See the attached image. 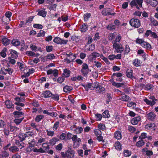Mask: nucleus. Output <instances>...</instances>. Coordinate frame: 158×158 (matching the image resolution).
<instances>
[{"label":"nucleus","mask_w":158,"mask_h":158,"mask_svg":"<svg viewBox=\"0 0 158 158\" xmlns=\"http://www.w3.org/2000/svg\"><path fill=\"white\" fill-rule=\"evenodd\" d=\"M25 135L26 136L27 139H31V140H29V144H31V146H34L35 142L34 141L33 136L34 135L33 132L29 131L26 132L25 134Z\"/></svg>","instance_id":"1"},{"label":"nucleus","mask_w":158,"mask_h":158,"mask_svg":"<svg viewBox=\"0 0 158 158\" xmlns=\"http://www.w3.org/2000/svg\"><path fill=\"white\" fill-rule=\"evenodd\" d=\"M113 47L115 49L114 52L118 53H121L123 51L124 48L121 44L116 43H114L113 44Z\"/></svg>","instance_id":"2"},{"label":"nucleus","mask_w":158,"mask_h":158,"mask_svg":"<svg viewBox=\"0 0 158 158\" xmlns=\"http://www.w3.org/2000/svg\"><path fill=\"white\" fill-rule=\"evenodd\" d=\"M129 23L131 26L135 28H138L140 26V21L137 19H131Z\"/></svg>","instance_id":"3"},{"label":"nucleus","mask_w":158,"mask_h":158,"mask_svg":"<svg viewBox=\"0 0 158 158\" xmlns=\"http://www.w3.org/2000/svg\"><path fill=\"white\" fill-rule=\"evenodd\" d=\"M143 0H132L130 4L132 7L135 6L138 9H139V7L142 6V3Z\"/></svg>","instance_id":"4"},{"label":"nucleus","mask_w":158,"mask_h":158,"mask_svg":"<svg viewBox=\"0 0 158 158\" xmlns=\"http://www.w3.org/2000/svg\"><path fill=\"white\" fill-rule=\"evenodd\" d=\"M82 67L81 71L84 76H87L89 71L91 72V70L89 69L88 66L86 63H83L82 66Z\"/></svg>","instance_id":"5"},{"label":"nucleus","mask_w":158,"mask_h":158,"mask_svg":"<svg viewBox=\"0 0 158 158\" xmlns=\"http://www.w3.org/2000/svg\"><path fill=\"white\" fill-rule=\"evenodd\" d=\"M72 139L74 143L73 146H75L74 147V148H77L80 145L81 139L80 138H78L77 136V135H75L73 136L72 137Z\"/></svg>","instance_id":"6"},{"label":"nucleus","mask_w":158,"mask_h":158,"mask_svg":"<svg viewBox=\"0 0 158 158\" xmlns=\"http://www.w3.org/2000/svg\"><path fill=\"white\" fill-rule=\"evenodd\" d=\"M112 10L110 8H106L104 9L102 12V13L103 15H114L116 14L115 13H112Z\"/></svg>","instance_id":"7"},{"label":"nucleus","mask_w":158,"mask_h":158,"mask_svg":"<svg viewBox=\"0 0 158 158\" xmlns=\"http://www.w3.org/2000/svg\"><path fill=\"white\" fill-rule=\"evenodd\" d=\"M53 42L58 44H65L68 42V40H64L63 39H61L59 37H56L54 39Z\"/></svg>","instance_id":"8"},{"label":"nucleus","mask_w":158,"mask_h":158,"mask_svg":"<svg viewBox=\"0 0 158 158\" xmlns=\"http://www.w3.org/2000/svg\"><path fill=\"white\" fill-rule=\"evenodd\" d=\"M37 11L38 12L37 15L43 17H45L47 15V12L44 8L39 9Z\"/></svg>","instance_id":"9"},{"label":"nucleus","mask_w":158,"mask_h":158,"mask_svg":"<svg viewBox=\"0 0 158 158\" xmlns=\"http://www.w3.org/2000/svg\"><path fill=\"white\" fill-rule=\"evenodd\" d=\"M156 115L153 112H151L147 115V118L151 121H153L155 119Z\"/></svg>","instance_id":"10"},{"label":"nucleus","mask_w":158,"mask_h":158,"mask_svg":"<svg viewBox=\"0 0 158 158\" xmlns=\"http://www.w3.org/2000/svg\"><path fill=\"white\" fill-rule=\"evenodd\" d=\"M133 71L131 69H128L126 72V75L129 78L133 79L135 78V77L132 74Z\"/></svg>","instance_id":"11"},{"label":"nucleus","mask_w":158,"mask_h":158,"mask_svg":"<svg viewBox=\"0 0 158 158\" xmlns=\"http://www.w3.org/2000/svg\"><path fill=\"white\" fill-rule=\"evenodd\" d=\"M141 120V118L140 116H138L134 118L131 120V123L134 125H135L138 124Z\"/></svg>","instance_id":"12"},{"label":"nucleus","mask_w":158,"mask_h":158,"mask_svg":"<svg viewBox=\"0 0 158 158\" xmlns=\"http://www.w3.org/2000/svg\"><path fill=\"white\" fill-rule=\"evenodd\" d=\"M9 156L8 152L5 150H3L0 154V158H7Z\"/></svg>","instance_id":"13"},{"label":"nucleus","mask_w":158,"mask_h":158,"mask_svg":"<svg viewBox=\"0 0 158 158\" xmlns=\"http://www.w3.org/2000/svg\"><path fill=\"white\" fill-rule=\"evenodd\" d=\"M67 152L70 156V158H73L75 156V151L71 148L69 147L68 148Z\"/></svg>","instance_id":"14"},{"label":"nucleus","mask_w":158,"mask_h":158,"mask_svg":"<svg viewBox=\"0 0 158 158\" xmlns=\"http://www.w3.org/2000/svg\"><path fill=\"white\" fill-rule=\"evenodd\" d=\"M146 2L153 7L156 6L158 4V2L156 0H146Z\"/></svg>","instance_id":"15"},{"label":"nucleus","mask_w":158,"mask_h":158,"mask_svg":"<svg viewBox=\"0 0 158 158\" xmlns=\"http://www.w3.org/2000/svg\"><path fill=\"white\" fill-rule=\"evenodd\" d=\"M88 26L85 23L83 24L80 27V31L83 32H85L87 30Z\"/></svg>","instance_id":"16"},{"label":"nucleus","mask_w":158,"mask_h":158,"mask_svg":"<svg viewBox=\"0 0 158 158\" xmlns=\"http://www.w3.org/2000/svg\"><path fill=\"white\" fill-rule=\"evenodd\" d=\"M13 114L15 118H18L23 115L24 113L22 112L15 111L13 113Z\"/></svg>","instance_id":"17"},{"label":"nucleus","mask_w":158,"mask_h":158,"mask_svg":"<svg viewBox=\"0 0 158 158\" xmlns=\"http://www.w3.org/2000/svg\"><path fill=\"white\" fill-rule=\"evenodd\" d=\"M2 42L3 44L5 45H7L10 44V40L8 38L4 37L2 39Z\"/></svg>","instance_id":"18"},{"label":"nucleus","mask_w":158,"mask_h":158,"mask_svg":"<svg viewBox=\"0 0 158 158\" xmlns=\"http://www.w3.org/2000/svg\"><path fill=\"white\" fill-rule=\"evenodd\" d=\"M9 150L10 152L13 153H15L19 151V148L15 146H12L9 148Z\"/></svg>","instance_id":"19"},{"label":"nucleus","mask_w":158,"mask_h":158,"mask_svg":"<svg viewBox=\"0 0 158 158\" xmlns=\"http://www.w3.org/2000/svg\"><path fill=\"white\" fill-rule=\"evenodd\" d=\"M114 137L118 140L122 138L121 133L119 131H117L114 133Z\"/></svg>","instance_id":"20"},{"label":"nucleus","mask_w":158,"mask_h":158,"mask_svg":"<svg viewBox=\"0 0 158 158\" xmlns=\"http://www.w3.org/2000/svg\"><path fill=\"white\" fill-rule=\"evenodd\" d=\"M15 143L20 149H22L24 147V143L21 141L16 140Z\"/></svg>","instance_id":"21"},{"label":"nucleus","mask_w":158,"mask_h":158,"mask_svg":"<svg viewBox=\"0 0 158 158\" xmlns=\"http://www.w3.org/2000/svg\"><path fill=\"white\" fill-rule=\"evenodd\" d=\"M5 103L8 108H12L14 107V105L12 104L11 102L9 100L6 101Z\"/></svg>","instance_id":"22"},{"label":"nucleus","mask_w":158,"mask_h":158,"mask_svg":"<svg viewBox=\"0 0 158 158\" xmlns=\"http://www.w3.org/2000/svg\"><path fill=\"white\" fill-rule=\"evenodd\" d=\"M59 139L58 138L54 137L52 139L49 140V143L51 145H55L56 142L58 141Z\"/></svg>","instance_id":"23"},{"label":"nucleus","mask_w":158,"mask_h":158,"mask_svg":"<svg viewBox=\"0 0 158 158\" xmlns=\"http://www.w3.org/2000/svg\"><path fill=\"white\" fill-rule=\"evenodd\" d=\"M141 46L144 48L148 49H150L152 48L151 45L148 42L145 41L143 42Z\"/></svg>","instance_id":"24"},{"label":"nucleus","mask_w":158,"mask_h":158,"mask_svg":"<svg viewBox=\"0 0 158 158\" xmlns=\"http://www.w3.org/2000/svg\"><path fill=\"white\" fill-rule=\"evenodd\" d=\"M60 154L62 158H70V156L67 150L65 152H61Z\"/></svg>","instance_id":"25"},{"label":"nucleus","mask_w":158,"mask_h":158,"mask_svg":"<svg viewBox=\"0 0 158 158\" xmlns=\"http://www.w3.org/2000/svg\"><path fill=\"white\" fill-rule=\"evenodd\" d=\"M70 71L66 69H64V73L62 75H63L65 77H68L70 76Z\"/></svg>","instance_id":"26"},{"label":"nucleus","mask_w":158,"mask_h":158,"mask_svg":"<svg viewBox=\"0 0 158 158\" xmlns=\"http://www.w3.org/2000/svg\"><path fill=\"white\" fill-rule=\"evenodd\" d=\"M144 101L148 104L150 105L151 106H153L156 103L154 99L152 100V101H151L146 98L144 99Z\"/></svg>","instance_id":"27"},{"label":"nucleus","mask_w":158,"mask_h":158,"mask_svg":"<svg viewBox=\"0 0 158 158\" xmlns=\"http://www.w3.org/2000/svg\"><path fill=\"white\" fill-rule=\"evenodd\" d=\"M52 94L50 91H46L43 93L44 97L45 98L51 97L52 95Z\"/></svg>","instance_id":"28"},{"label":"nucleus","mask_w":158,"mask_h":158,"mask_svg":"<svg viewBox=\"0 0 158 158\" xmlns=\"http://www.w3.org/2000/svg\"><path fill=\"white\" fill-rule=\"evenodd\" d=\"M155 125L153 123H151L149 124H148L145 126V128L147 129H153L155 127Z\"/></svg>","instance_id":"29"},{"label":"nucleus","mask_w":158,"mask_h":158,"mask_svg":"<svg viewBox=\"0 0 158 158\" xmlns=\"http://www.w3.org/2000/svg\"><path fill=\"white\" fill-rule=\"evenodd\" d=\"M99 56H100L99 53L96 52H93L89 55V57H91L92 59H93L96 58Z\"/></svg>","instance_id":"30"},{"label":"nucleus","mask_w":158,"mask_h":158,"mask_svg":"<svg viewBox=\"0 0 158 158\" xmlns=\"http://www.w3.org/2000/svg\"><path fill=\"white\" fill-rule=\"evenodd\" d=\"M133 64L135 66L138 67L140 66L141 63L140 60L138 59H136L133 60Z\"/></svg>","instance_id":"31"},{"label":"nucleus","mask_w":158,"mask_h":158,"mask_svg":"<svg viewBox=\"0 0 158 158\" xmlns=\"http://www.w3.org/2000/svg\"><path fill=\"white\" fill-rule=\"evenodd\" d=\"M73 88L70 86L66 85L63 88V90L66 93L70 91Z\"/></svg>","instance_id":"32"},{"label":"nucleus","mask_w":158,"mask_h":158,"mask_svg":"<svg viewBox=\"0 0 158 158\" xmlns=\"http://www.w3.org/2000/svg\"><path fill=\"white\" fill-rule=\"evenodd\" d=\"M20 41L17 39H14L11 41V43L14 46H17L20 45Z\"/></svg>","instance_id":"33"},{"label":"nucleus","mask_w":158,"mask_h":158,"mask_svg":"<svg viewBox=\"0 0 158 158\" xmlns=\"http://www.w3.org/2000/svg\"><path fill=\"white\" fill-rule=\"evenodd\" d=\"M24 118V117L21 118H15L14 120V122L17 125H18L21 122Z\"/></svg>","instance_id":"34"},{"label":"nucleus","mask_w":158,"mask_h":158,"mask_svg":"<svg viewBox=\"0 0 158 158\" xmlns=\"http://www.w3.org/2000/svg\"><path fill=\"white\" fill-rule=\"evenodd\" d=\"M82 85L85 88V90L87 91H88L89 89L92 87V84L90 83H88L86 85L82 84Z\"/></svg>","instance_id":"35"},{"label":"nucleus","mask_w":158,"mask_h":158,"mask_svg":"<svg viewBox=\"0 0 158 158\" xmlns=\"http://www.w3.org/2000/svg\"><path fill=\"white\" fill-rule=\"evenodd\" d=\"M111 83L114 86L117 88L119 87L124 85V84L123 83H116L114 81H112L111 82Z\"/></svg>","instance_id":"36"},{"label":"nucleus","mask_w":158,"mask_h":158,"mask_svg":"<svg viewBox=\"0 0 158 158\" xmlns=\"http://www.w3.org/2000/svg\"><path fill=\"white\" fill-rule=\"evenodd\" d=\"M44 117V115H40L37 116L35 118V121L37 122H39Z\"/></svg>","instance_id":"37"},{"label":"nucleus","mask_w":158,"mask_h":158,"mask_svg":"<svg viewBox=\"0 0 158 158\" xmlns=\"http://www.w3.org/2000/svg\"><path fill=\"white\" fill-rule=\"evenodd\" d=\"M144 144V142L142 140H140L136 143V145L137 146L139 147L143 145Z\"/></svg>","instance_id":"38"},{"label":"nucleus","mask_w":158,"mask_h":158,"mask_svg":"<svg viewBox=\"0 0 158 158\" xmlns=\"http://www.w3.org/2000/svg\"><path fill=\"white\" fill-rule=\"evenodd\" d=\"M114 146L115 148L117 150H121V145L119 142H116L114 144Z\"/></svg>","instance_id":"39"},{"label":"nucleus","mask_w":158,"mask_h":158,"mask_svg":"<svg viewBox=\"0 0 158 158\" xmlns=\"http://www.w3.org/2000/svg\"><path fill=\"white\" fill-rule=\"evenodd\" d=\"M42 147L43 148V149L46 152L48 151L49 147L47 143H43L42 144Z\"/></svg>","instance_id":"40"},{"label":"nucleus","mask_w":158,"mask_h":158,"mask_svg":"<svg viewBox=\"0 0 158 158\" xmlns=\"http://www.w3.org/2000/svg\"><path fill=\"white\" fill-rule=\"evenodd\" d=\"M116 28L115 25L113 24L108 25L106 27L107 29L109 30H114Z\"/></svg>","instance_id":"41"},{"label":"nucleus","mask_w":158,"mask_h":158,"mask_svg":"<svg viewBox=\"0 0 158 158\" xmlns=\"http://www.w3.org/2000/svg\"><path fill=\"white\" fill-rule=\"evenodd\" d=\"M12 58H16L18 57L17 52L15 50H12L10 52Z\"/></svg>","instance_id":"42"},{"label":"nucleus","mask_w":158,"mask_h":158,"mask_svg":"<svg viewBox=\"0 0 158 158\" xmlns=\"http://www.w3.org/2000/svg\"><path fill=\"white\" fill-rule=\"evenodd\" d=\"M104 90V88L101 85H98L96 89V91L98 93H100Z\"/></svg>","instance_id":"43"},{"label":"nucleus","mask_w":158,"mask_h":158,"mask_svg":"<svg viewBox=\"0 0 158 158\" xmlns=\"http://www.w3.org/2000/svg\"><path fill=\"white\" fill-rule=\"evenodd\" d=\"M51 97L54 100L58 101L59 99V95L57 94H52V95H51Z\"/></svg>","instance_id":"44"},{"label":"nucleus","mask_w":158,"mask_h":158,"mask_svg":"<svg viewBox=\"0 0 158 158\" xmlns=\"http://www.w3.org/2000/svg\"><path fill=\"white\" fill-rule=\"evenodd\" d=\"M10 129L11 132L16 131L19 129V128L15 126H13L11 125H10Z\"/></svg>","instance_id":"45"},{"label":"nucleus","mask_w":158,"mask_h":158,"mask_svg":"<svg viewBox=\"0 0 158 158\" xmlns=\"http://www.w3.org/2000/svg\"><path fill=\"white\" fill-rule=\"evenodd\" d=\"M124 155L125 157H128L130 156L131 154V152L128 150H126L123 152Z\"/></svg>","instance_id":"46"},{"label":"nucleus","mask_w":158,"mask_h":158,"mask_svg":"<svg viewBox=\"0 0 158 158\" xmlns=\"http://www.w3.org/2000/svg\"><path fill=\"white\" fill-rule=\"evenodd\" d=\"M102 116L105 118H108L110 117V115L108 110H105L102 113Z\"/></svg>","instance_id":"47"},{"label":"nucleus","mask_w":158,"mask_h":158,"mask_svg":"<svg viewBox=\"0 0 158 158\" xmlns=\"http://www.w3.org/2000/svg\"><path fill=\"white\" fill-rule=\"evenodd\" d=\"M93 65L96 66L98 68H101L102 64L100 62L98 61H94V62Z\"/></svg>","instance_id":"48"},{"label":"nucleus","mask_w":158,"mask_h":158,"mask_svg":"<svg viewBox=\"0 0 158 158\" xmlns=\"http://www.w3.org/2000/svg\"><path fill=\"white\" fill-rule=\"evenodd\" d=\"M19 139L20 141L23 142V141L25 139L27 140L26 136L25 135V134L19 135Z\"/></svg>","instance_id":"49"},{"label":"nucleus","mask_w":158,"mask_h":158,"mask_svg":"<svg viewBox=\"0 0 158 158\" xmlns=\"http://www.w3.org/2000/svg\"><path fill=\"white\" fill-rule=\"evenodd\" d=\"M71 39L75 43L78 42L79 40V38L75 35L72 36L71 37Z\"/></svg>","instance_id":"50"},{"label":"nucleus","mask_w":158,"mask_h":158,"mask_svg":"<svg viewBox=\"0 0 158 158\" xmlns=\"http://www.w3.org/2000/svg\"><path fill=\"white\" fill-rule=\"evenodd\" d=\"M94 133L96 136L101 135V131L99 129H96L94 131Z\"/></svg>","instance_id":"51"},{"label":"nucleus","mask_w":158,"mask_h":158,"mask_svg":"<svg viewBox=\"0 0 158 158\" xmlns=\"http://www.w3.org/2000/svg\"><path fill=\"white\" fill-rule=\"evenodd\" d=\"M91 14L90 13H87L84 15V19L85 21H86L88 20V19L90 17Z\"/></svg>","instance_id":"52"},{"label":"nucleus","mask_w":158,"mask_h":158,"mask_svg":"<svg viewBox=\"0 0 158 158\" xmlns=\"http://www.w3.org/2000/svg\"><path fill=\"white\" fill-rule=\"evenodd\" d=\"M100 58L107 64H108L110 63V62L108 60V59L107 58L105 57L102 54L100 55Z\"/></svg>","instance_id":"53"},{"label":"nucleus","mask_w":158,"mask_h":158,"mask_svg":"<svg viewBox=\"0 0 158 158\" xmlns=\"http://www.w3.org/2000/svg\"><path fill=\"white\" fill-rule=\"evenodd\" d=\"M6 48H4L0 53L1 56L3 57H5L6 54Z\"/></svg>","instance_id":"54"},{"label":"nucleus","mask_w":158,"mask_h":158,"mask_svg":"<svg viewBox=\"0 0 158 158\" xmlns=\"http://www.w3.org/2000/svg\"><path fill=\"white\" fill-rule=\"evenodd\" d=\"M150 21L152 24L154 26H157L158 25V22L155 20L154 18H151Z\"/></svg>","instance_id":"55"},{"label":"nucleus","mask_w":158,"mask_h":158,"mask_svg":"<svg viewBox=\"0 0 158 158\" xmlns=\"http://www.w3.org/2000/svg\"><path fill=\"white\" fill-rule=\"evenodd\" d=\"M47 57L48 59L51 60L55 59V56L53 54H48L47 56Z\"/></svg>","instance_id":"56"},{"label":"nucleus","mask_w":158,"mask_h":158,"mask_svg":"<svg viewBox=\"0 0 158 158\" xmlns=\"http://www.w3.org/2000/svg\"><path fill=\"white\" fill-rule=\"evenodd\" d=\"M98 127L99 129L102 131H104L106 128L105 124L102 123L99 124L98 125Z\"/></svg>","instance_id":"57"},{"label":"nucleus","mask_w":158,"mask_h":158,"mask_svg":"<svg viewBox=\"0 0 158 158\" xmlns=\"http://www.w3.org/2000/svg\"><path fill=\"white\" fill-rule=\"evenodd\" d=\"M83 131V129L82 127H78L76 128L75 130L77 134H79L82 132Z\"/></svg>","instance_id":"58"},{"label":"nucleus","mask_w":158,"mask_h":158,"mask_svg":"<svg viewBox=\"0 0 158 158\" xmlns=\"http://www.w3.org/2000/svg\"><path fill=\"white\" fill-rule=\"evenodd\" d=\"M45 32L43 30H40L39 32L37 35V37H40L41 36H44V35Z\"/></svg>","instance_id":"59"},{"label":"nucleus","mask_w":158,"mask_h":158,"mask_svg":"<svg viewBox=\"0 0 158 158\" xmlns=\"http://www.w3.org/2000/svg\"><path fill=\"white\" fill-rule=\"evenodd\" d=\"M59 122L58 121L54 123L53 126V129L54 131H56L58 128V127L59 126Z\"/></svg>","instance_id":"60"},{"label":"nucleus","mask_w":158,"mask_h":158,"mask_svg":"<svg viewBox=\"0 0 158 158\" xmlns=\"http://www.w3.org/2000/svg\"><path fill=\"white\" fill-rule=\"evenodd\" d=\"M46 131L47 132V135L49 136H53L55 133L54 131H48V130H46Z\"/></svg>","instance_id":"61"},{"label":"nucleus","mask_w":158,"mask_h":158,"mask_svg":"<svg viewBox=\"0 0 158 158\" xmlns=\"http://www.w3.org/2000/svg\"><path fill=\"white\" fill-rule=\"evenodd\" d=\"M63 148V145L61 143H60L56 147V149L58 151H60Z\"/></svg>","instance_id":"62"},{"label":"nucleus","mask_w":158,"mask_h":158,"mask_svg":"<svg viewBox=\"0 0 158 158\" xmlns=\"http://www.w3.org/2000/svg\"><path fill=\"white\" fill-rule=\"evenodd\" d=\"M46 49L47 52H50L52 50L53 47L52 46H47L46 47Z\"/></svg>","instance_id":"63"},{"label":"nucleus","mask_w":158,"mask_h":158,"mask_svg":"<svg viewBox=\"0 0 158 158\" xmlns=\"http://www.w3.org/2000/svg\"><path fill=\"white\" fill-rule=\"evenodd\" d=\"M33 27L38 29H42L43 28V26L40 24H35L33 25Z\"/></svg>","instance_id":"64"}]
</instances>
